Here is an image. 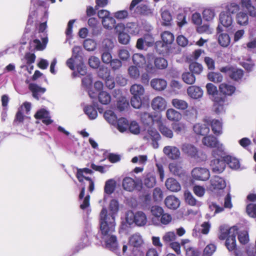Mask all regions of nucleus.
I'll list each match as a JSON object with an SVG mask.
<instances>
[{
	"instance_id": "nucleus-27",
	"label": "nucleus",
	"mask_w": 256,
	"mask_h": 256,
	"mask_svg": "<svg viewBox=\"0 0 256 256\" xmlns=\"http://www.w3.org/2000/svg\"><path fill=\"white\" fill-rule=\"evenodd\" d=\"M120 132H124L128 130V122L124 118H121L116 120V124L113 125Z\"/></svg>"
},
{
	"instance_id": "nucleus-35",
	"label": "nucleus",
	"mask_w": 256,
	"mask_h": 256,
	"mask_svg": "<svg viewBox=\"0 0 256 256\" xmlns=\"http://www.w3.org/2000/svg\"><path fill=\"white\" fill-rule=\"evenodd\" d=\"M224 162H226L228 164L229 166L232 169H238L240 166V162L238 160L230 156H226L224 157Z\"/></svg>"
},
{
	"instance_id": "nucleus-2",
	"label": "nucleus",
	"mask_w": 256,
	"mask_h": 256,
	"mask_svg": "<svg viewBox=\"0 0 256 256\" xmlns=\"http://www.w3.org/2000/svg\"><path fill=\"white\" fill-rule=\"evenodd\" d=\"M202 143L205 146L208 148H215L216 150H214L212 152V154L214 157L221 156L223 154L224 151V147L222 144L220 143L217 138L212 135H209L204 136L202 139Z\"/></svg>"
},
{
	"instance_id": "nucleus-3",
	"label": "nucleus",
	"mask_w": 256,
	"mask_h": 256,
	"mask_svg": "<svg viewBox=\"0 0 256 256\" xmlns=\"http://www.w3.org/2000/svg\"><path fill=\"white\" fill-rule=\"evenodd\" d=\"M126 220L129 225L135 224L138 226H145L148 222L146 214L142 211L134 213L132 211H128L126 214Z\"/></svg>"
},
{
	"instance_id": "nucleus-19",
	"label": "nucleus",
	"mask_w": 256,
	"mask_h": 256,
	"mask_svg": "<svg viewBox=\"0 0 256 256\" xmlns=\"http://www.w3.org/2000/svg\"><path fill=\"white\" fill-rule=\"evenodd\" d=\"M219 90L223 94L231 96L234 92L236 88L230 83L224 82L219 86Z\"/></svg>"
},
{
	"instance_id": "nucleus-46",
	"label": "nucleus",
	"mask_w": 256,
	"mask_h": 256,
	"mask_svg": "<svg viewBox=\"0 0 256 256\" xmlns=\"http://www.w3.org/2000/svg\"><path fill=\"white\" fill-rule=\"evenodd\" d=\"M104 27L108 30L112 29L116 24L115 19L112 16H109L102 21Z\"/></svg>"
},
{
	"instance_id": "nucleus-40",
	"label": "nucleus",
	"mask_w": 256,
	"mask_h": 256,
	"mask_svg": "<svg viewBox=\"0 0 256 256\" xmlns=\"http://www.w3.org/2000/svg\"><path fill=\"white\" fill-rule=\"evenodd\" d=\"M172 105L176 109L185 110L188 107V103L183 100L178 98L173 99L172 101Z\"/></svg>"
},
{
	"instance_id": "nucleus-4",
	"label": "nucleus",
	"mask_w": 256,
	"mask_h": 256,
	"mask_svg": "<svg viewBox=\"0 0 256 256\" xmlns=\"http://www.w3.org/2000/svg\"><path fill=\"white\" fill-rule=\"evenodd\" d=\"M143 244L142 238L138 234H135L130 238L128 247L133 256H144V253L140 250Z\"/></svg>"
},
{
	"instance_id": "nucleus-33",
	"label": "nucleus",
	"mask_w": 256,
	"mask_h": 256,
	"mask_svg": "<svg viewBox=\"0 0 256 256\" xmlns=\"http://www.w3.org/2000/svg\"><path fill=\"white\" fill-rule=\"evenodd\" d=\"M130 92L133 96L141 97L144 93V89L142 86L134 84L130 87Z\"/></svg>"
},
{
	"instance_id": "nucleus-49",
	"label": "nucleus",
	"mask_w": 256,
	"mask_h": 256,
	"mask_svg": "<svg viewBox=\"0 0 256 256\" xmlns=\"http://www.w3.org/2000/svg\"><path fill=\"white\" fill-rule=\"evenodd\" d=\"M207 92L208 94L212 96V100L214 98L220 97L218 95V92L216 87L211 83L208 84L206 86Z\"/></svg>"
},
{
	"instance_id": "nucleus-37",
	"label": "nucleus",
	"mask_w": 256,
	"mask_h": 256,
	"mask_svg": "<svg viewBox=\"0 0 256 256\" xmlns=\"http://www.w3.org/2000/svg\"><path fill=\"white\" fill-rule=\"evenodd\" d=\"M169 169L170 172L175 176H180L183 174V170L180 164L170 163L169 164Z\"/></svg>"
},
{
	"instance_id": "nucleus-24",
	"label": "nucleus",
	"mask_w": 256,
	"mask_h": 256,
	"mask_svg": "<svg viewBox=\"0 0 256 256\" xmlns=\"http://www.w3.org/2000/svg\"><path fill=\"white\" fill-rule=\"evenodd\" d=\"M136 184V182L130 177H126L123 179L122 185L126 190L132 191L135 188Z\"/></svg>"
},
{
	"instance_id": "nucleus-7",
	"label": "nucleus",
	"mask_w": 256,
	"mask_h": 256,
	"mask_svg": "<svg viewBox=\"0 0 256 256\" xmlns=\"http://www.w3.org/2000/svg\"><path fill=\"white\" fill-rule=\"evenodd\" d=\"M238 234V228L236 226H232L230 228V236L226 238V246L227 248L232 251L236 248V236Z\"/></svg>"
},
{
	"instance_id": "nucleus-48",
	"label": "nucleus",
	"mask_w": 256,
	"mask_h": 256,
	"mask_svg": "<svg viewBox=\"0 0 256 256\" xmlns=\"http://www.w3.org/2000/svg\"><path fill=\"white\" fill-rule=\"evenodd\" d=\"M161 38L163 42L166 44H172L174 38L173 34L168 31L162 32L161 34Z\"/></svg>"
},
{
	"instance_id": "nucleus-39",
	"label": "nucleus",
	"mask_w": 256,
	"mask_h": 256,
	"mask_svg": "<svg viewBox=\"0 0 256 256\" xmlns=\"http://www.w3.org/2000/svg\"><path fill=\"white\" fill-rule=\"evenodd\" d=\"M48 40L46 38H42V43L38 39H35L30 42L31 47L38 50H42L46 48Z\"/></svg>"
},
{
	"instance_id": "nucleus-58",
	"label": "nucleus",
	"mask_w": 256,
	"mask_h": 256,
	"mask_svg": "<svg viewBox=\"0 0 256 256\" xmlns=\"http://www.w3.org/2000/svg\"><path fill=\"white\" fill-rule=\"evenodd\" d=\"M118 56L122 60L126 61L130 58V53L128 49L122 48L118 52Z\"/></svg>"
},
{
	"instance_id": "nucleus-47",
	"label": "nucleus",
	"mask_w": 256,
	"mask_h": 256,
	"mask_svg": "<svg viewBox=\"0 0 256 256\" xmlns=\"http://www.w3.org/2000/svg\"><path fill=\"white\" fill-rule=\"evenodd\" d=\"M94 172L92 170L86 168H77V172H76V178L78 179L80 182H82L83 181L84 174H92Z\"/></svg>"
},
{
	"instance_id": "nucleus-50",
	"label": "nucleus",
	"mask_w": 256,
	"mask_h": 256,
	"mask_svg": "<svg viewBox=\"0 0 256 256\" xmlns=\"http://www.w3.org/2000/svg\"><path fill=\"white\" fill-rule=\"evenodd\" d=\"M98 98L99 102L103 104H109L111 100L110 94L104 91L100 92Z\"/></svg>"
},
{
	"instance_id": "nucleus-8",
	"label": "nucleus",
	"mask_w": 256,
	"mask_h": 256,
	"mask_svg": "<svg viewBox=\"0 0 256 256\" xmlns=\"http://www.w3.org/2000/svg\"><path fill=\"white\" fill-rule=\"evenodd\" d=\"M194 178L200 180H206L210 178V174L208 170L205 168H196L192 172Z\"/></svg>"
},
{
	"instance_id": "nucleus-32",
	"label": "nucleus",
	"mask_w": 256,
	"mask_h": 256,
	"mask_svg": "<svg viewBox=\"0 0 256 256\" xmlns=\"http://www.w3.org/2000/svg\"><path fill=\"white\" fill-rule=\"evenodd\" d=\"M168 119L171 121H179L182 118L181 114L173 108H169L166 113Z\"/></svg>"
},
{
	"instance_id": "nucleus-63",
	"label": "nucleus",
	"mask_w": 256,
	"mask_h": 256,
	"mask_svg": "<svg viewBox=\"0 0 256 256\" xmlns=\"http://www.w3.org/2000/svg\"><path fill=\"white\" fill-rule=\"evenodd\" d=\"M130 40V36L125 32H120L118 36V42L122 44H127Z\"/></svg>"
},
{
	"instance_id": "nucleus-16",
	"label": "nucleus",
	"mask_w": 256,
	"mask_h": 256,
	"mask_svg": "<svg viewBox=\"0 0 256 256\" xmlns=\"http://www.w3.org/2000/svg\"><path fill=\"white\" fill-rule=\"evenodd\" d=\"M150 211L152 216H154L152 220V222L156 226L160 225L159 218L164 213L163 209L159 206H152Z\"/></svg>"
},
{
	"instance_id": "nucleus-12",
	"label": "nucleus",
	"mask_w": 256,
	"mask_h": 256,
	"mask_svg": "<svg viewBox=\"0 0 256 256\" xmlns=\"http://www.w3.org/2000/svg\"><path fill=\"white\" fill-rule=\"evenodd\" d=\"M151 106L155 110L162 111L166 106V102L162 96H156L152 101Z\"/></svg>"
},
{
	"instance_id": "nucleus-14",
	"label": "nucleus",
	"mask_w": 256,
	"mask_h": 256,
	"mask_svg": "<svg viewBox=\"0 0 256 256\" xmlns=\"http://www.w3.org/2000/svg\"><path fill=\"white\" fill-rule=\"evenodd\" d=\"M216 30L218 34H219L218 36V41L220 44L223 47L228 46L230 42L228 34L226 33H220L222 31V28L220 26H218Z\"/></svg>"
},
{
	"instance_id": "nucleus-21",
	"label": "nucleus",
	"mask_w": 256,
	"mask_h": 256,
	"mask_svg": "<svg viewBox=\"0 0 256 256\" xmlns=\"http://www.w3.org/2000/svg\"><path fill=\"white\" fill-rule=\"evenodd\" d=\"M187 92L190 98L194 99L200 98L203 94L202 90L200 87L194 86H189Z\"/></svg>"
},
{
	"instance_id": "nucleus-10",
	"label": "nucleus",
	"mask_w": 256,
	"mask_h": 256,
	"mask_svg": "<svg viewBox=\"0 0 256 256\" xmlns=\"http://www.w3.org/2000/svg\"><path fill=\"white\" fill-rule=\"evenodd\" d=\"M163 152L169 158L172 160L178 159L180 154L179 149L174 146H164Z\"/></svg>"
},
{
	"instance_id": "nucleus-22",
	"label": "nucleus",
	"mask_w": 256,
	"mask_h": 256,
	"mask_svg": "<svg viewBox=\"0 0 256 256\" xmlns=\"http://www.w3.org/2000/svg\"><path fill=\"white\" fill-rule=\"evenodd\" d=\"M181 150L184 153L192 157L195 156L198 152V150L196 147L188 143H184L182 144Z\"/></svg>"
},
{
	"instance_id": "nucleus-61",
	"label": "nucleus",
	"mask_w": 256,
	"mask_h": 256,
	"mask_svg": "<svg viewBox=\"0 0 256 256\" xmlns=\"http://www.w3.org/2000/svg\"><path fill=\"white\" fill-rule=\"evenodd\" d=\"M208 76L210 80L214 82H221L223 78L222 76L220 73L210 72Z\"/></svg>"
},
{
	"instance_id": "nucleus-11",
	"label": "nucleus",
	"mask_w": 256,
	"mask_h": 256,
	"mask_svg": "<svg viewBox=\"0 0 256 256\" xmlns=\"http://www.w3.org/2000/svg\"><path fill=\"white\" fill-rule=\"evenodd\" d=\"M132 60L136 66L140 68L146 67V70L150 72L152 68V66L146 64V60L144 56L140 54H135L133 55Z\"/></svg>"
},
{
	"instance_id": "nucleus-54",
	"label": "nucleus",
	"mask_w": 256,
	"mask_h": 256,
	"mask_svg": "<svg viewBox=\"0 0 256 256\" xmlns=\"http://www.w3.org/2000/svg\"><path fill=\"white\" fill-rule=\"evenodd\" d=\"M243 71L240 69L232 68L230 76L235 80H238L243 76Z\"/></svg>"
},
{
	"instance_id": "nucleus-45",
	"label": "nucleus",
	"mask_w": 256,
	"mask_h": 256,
	"mask_svg": "<svg viewBox=\"0 0 256 256\" xmlns=\"http://www.w3.org/2000/svg\"><path fill=\"white\" fill-rule=\"evenodd\" d=\"M161 16L163 25L170 26V24L172 16L168 10H162Z\"/></svg>"
},
{
	"instance_id": "nucleus-25",
	"label": "nucleus",
	"mask_w": 256,
	"mask_h": 256,
	"mask_svg": "<svg viewBox=\"0 0 256 256\" xmlns=\"http://www.w3.org/2000/svg\"><path fill=\"white\" fill-rule=\"evenodd\" d=\"M248 13L241 11L238 12L236 16V22L238 24L242 26H247L248 24Z\"/></svg>"
},
{
	"instance_id": "nucleus-9",
	"label": "nucleus",
	"mask_w": 256,
	"mask_h": 256,
	"mask_svg": "<svg viewBox=\"0 0 256 256\" xmlns=\"http://www.w3.org/2000/svg\"><path fill=\"white\" fill-rule=\"evenodd\" d=\"M221 156H216L215 158L212 160L210 164L212 170L214 172L220 173L222 172L226 167V164L224 159H220L219 157Z\"/></svg>"
},
{
	"instance_id": "nucleus-64",
	"label": "nucleus",
	"mask_w": 256,
	"mask_h": 256,
	"mask_svg": "<svg viewBox=\"0 0 256 256\" xmlns=\"http://www.w3.org/2000/svg\"><path fill=\"white\" fill-rule=\"evenodd\" d=\"M246 212L250 216L256 218V204H248L246 206Z\"/></svg>"
},
{
	"instance_id": "nucleus-31",
	"label": "nucleus",
	"mask_w": 256,
	"mask_h": 256,
	"mask_svg": "<svg viewBox=\"0 0 256 256\" xmlns=\"http://www.w3.org/2000/svg\"><path fill=\"white\" fill-rule=\"evenodd\" d=\"M29 88L32 92L33 96L38 100L39 99L40 95L43 94L46 91L44 88L40 87L38 85L34 84H30Z\"/></svg>"
},
{
	"instance_id": "nucleus-15",
	"label": "nucleus",
	"mask_w": 256,
	"mask_h": 256,
	"mask_svg": "<svg viewBox=\"0 0 256 256\" xmlns=\"http://www.w3.org/2000/svg\"><path fill=\"white\" fill-rule=\"evenodd\" d=\"M154 42V40L150 35H145L143 38L138 40L136 48L139 50H143L145 46H150Z\"/></svg>"
},
{
	"instance_id": "nucleus-1",
	"label": "nucleus",
	"mask_w": 256,
	"mask_h": 256,
	"mask_svg": "<svg viewBox=\"0 0 256 256\" xmlns=\"http://www.w3.org/2000/svg\"><path fill=\"white\" fill-rule=\"evenodd\" d=\"M119 208L118 203L116 200H112L109 204V213L104 208L100 214V231L102 234V243L107 249L114 252L119 250L117 238L115 234V216Z\"/></svg>"
},
{
	"instance_id": "nucleus-42",
	"label": "nucleus",
	"mask_w": 256,
	"mask_h": 256,
	"mask_svg": "<svg viewBox=\"0 0 256 256\" xmlns=\"http://www.w3.org/2000/svg\"><path fill=\"white\" fill-rule=\"evenodd\" d=\"M104 116L105 120L110 124L115 125L117 117L114 112L111 110H108L104 112Z\"/></svg>"
},
{
	"instance_id": "nucleus-36",
	"label": "nucleus",
	"mask_w": 256,
	"mask_h": 256,
	"mask_svg": "<svg viewBox=\"0 0 256 256\" xmlns=\"http://www.w3.org/2000/svg\"><path fill=\"white\" fill-rule=\"evenodd\" d=\"M85 114L90 120H94L98 116V112L96 109L92 105L86 106L84 108Z\"/></svg>"
},
{
	"instance_id": "nucleus-30",
	"label": "nucleus",
	"mask_w": 256,
	"mask_h": 256,
	"mask_svg": "<svg viewBox=\"0 0 256 256\" xmlns=\"http://www.w3.org/2000/svg\"><path fill=\"white\" fill-rule=\"evenodd\" d=\"M209 125L211 124V127L213 132L216 135H220L222 134V123L218 120H208Z\"/></svg>"
},
{
	"instance_id": "nucleus-29",
	"label": "nucleus",
	"mask_w": 256,
	"mask_h": 256,
	"mask_svg": "<svg viewBox=\"0 0 256 256\" xmlns=\"http://www.w3.org/2000/svg\"><path fill=\"white\" fill-rule=\"evenodd\" d=\"M150 84L154 89L160 91L166 88L167 82L163 79L156 78L152 80Z\"/></svg>"
},
{
	"instance_id": "nucleus-26",
	"label": "nucleus",
	"mask_w": 256,
	"mask_h": 256,
	"mask_svg": "<svg viewBox=\"0 0 256 256\" xmlns=\"http://www.w3.org/2000/svg\"><path fill=\"white\" fill-rule=\"evenodd\" d=\"M35 118L36 119H41L43 123L46 124H50L52 121L49 116L48 112L44 110H40L35 114Z\"/></svg>"
},
{
	"instance_id": "nucleus-59",
	"label": "nucleus",
	"mask_w": 256,
	"mask_h": 256,
	"mask_svg": "<svg viewBox=\"0 0 256 256\" xmlns=\"http://www.w3.org/2000/svg\"><path fill=\"white\" fill-rule=\"evenodd\" d=\"M96 42L91 39L86 40L84 42V48L88 51L94 50L96 48Z\"/></svg>"
},
{
	"instance_id": "nucleus-20",
	"label": "nucleus",
	"mask_w": 256,
	"mask_h": 256,
	"mask_svg": "<svg viewBox=\"0 0 256 256\" xmlns=\"http://www.w3.org/2000/svg\"><path fill=\"white\" fill-rule=\"evenodd\" d=\"M166 206L170 209L176 210L180 205V200L174 196H169L165 199Z\"/></svg>"
},
{
	"instance_id": "nucleus-28",
	"label": "nucleus",
	"mask_w": 256,
	"mask_h": 256,
	"mask_svg": "<svg viewBox=\"0 0 256 256\" xmlns=\"http://www.w3.org/2000/svg\"><path fill=\"white\" fill-rule=\"evenodd\" d=\"M143 184L148 188H153L156 184V178L152 173L147 174L144 176Z\"/></svg>"
},
{
	"instance_id": "nucleus-23",
	"label": "nucleus",
	"mask_w": 256,
	"mask_h": 256,
	"mask_svg": "<svg viewBox=\"0 0 256 256\" xmlns=\"http://www.w3.org/2000/svg\"><path fill=\"white\" fill-rule=\"evenodd\" d=\"M166 188L173 192H178L181 189L180 184L173 178H168L165 183Z\"/></svg>"
},
{
	"instance_id": "nucleus-13",
	"label": "nucleus",
	"mask_w": 256,
	"mask_h": 256,
	"mask_svg": "<svg viewBox=\"0 0 256 256\" xmlns=\"http://www.w3.org/2000/svg\"><path fill=\"white\" fill-rule=\"evenodd\" d=\"M240 6L247 10L248 15L256 18V8L252 4L251 0H241Z\"/></svg>"
},
{
	"instance_id": "nucleus-57",
	"label": "nucleus",
	"mask_w": 256,
	"mask_h": 256,
	"mask_svg": "<svg viewBox=\"0 0 256 256\" xmlns=\"http://www.w3.org/2000/svg\"><path fill=\"white\" fill-rule=\"evenodd\" d=\"M148 136L152 140H157L160 139V136L158 131L153 128H149L147 130Z\"/></svg>"
},
{
	"instance_id": "nucleus-53",
	"label": "nucleus",
	"mask_w": 256,
	"mask_h": 256,
	"mask_svg": "<svg viewBox=\"0 0 256 256\" xmlns=\"http://www.w3.org/2000/svg\"><path fill=\"white\" fill-rule=\"evenodd\" d=\"M182 78L184 82L188 84H193L196 80L194 75L190 72L184 73L182 75Z\"/></svg>"
},
{
	"instance_id": "nucleus-44",
	"label": "nucleus",
	"mask_w": 256,
	"mask_h": 256,
	"mask_svg": "<svg viewBox=\"0 0 256 256\" xmlns=\"http://www.w3.org/2000/svg\"><path fill=\"white\" fill-rule=\"evenodd\" d=\"M116 185V182L114 180L110 179L108 180L105 183L104 192L108 194H112L115 190Z\"/></svg>"
},
{
	"instance_id": "nucleus-6",
	"label": "nucleus",
	"mask_w": 256,
	"mask_h": 256,
	"mask_svg": "<svg viewBox=\"0 0 256 256\" xmlns=\"http://www.w3.org/2000/svg\"><path fill=\"white\" fill-rule=\"evenodd\" d=\"M226 186V181L222 177L218 176H212L210 180L209 188L211 190L216 191L220 190H223Z\"/></svg>"
},
{
	"instance_id": "nucleus-60",
	"label": "nucleus",
	"mask_w": 256,
	"mask_h": 256,
	"mask_svg": "<svg viewBox=\"0 0 256 256\" xmlns=\"http://www.w3.org/2000/svg\"><path fill=\"white\" fill-rule=\"evenodd\" d=\"M156 66L159 69H164L168 66V62L166 59L162 58H156L154 60Z\"/></svg>"
},
{
	"instance_id": "nucleus-17",
	"label": "nucleus",
	"mask_w": 256,
	"mask_h": 256,
	"mask_svg": "<svg viewBox=\"0 0 256 256\" xmlns=\"http://www.w3.org/2000/svg\"><path fill=\"white\" fill-rule=\"evenodd\" d=\"M213 100L214 102L213 106L214 112L218 114L224 112L225 98L222 96L217 97L214 98Z\"/></svg>"
},
{
	"instance_id": "nucleus-55",
	"label": "nucleus",
	"mask_w": 256,
	"mask_h": 256,
	"mask_svg": "<svg viewBox=\"0 0 256 256\" xmlns=\"http://www.w3.org/2000/svg\"><path fill=\"white\" fill-rule=\"evenodd\" d=\"M126 29L128 32L136 34L140 30L138 24L136 22H128L126 24Z\"/></svg>"
},
{
	"instance_id": "nucleus-51",
	"label": "nucleus",
	"mask_w": 256,
	"mask_h": 256,
	"mask_svg": "<svg viewBox=\"0 0 256 256\" xmlns=\"http://www.w3.org/2000/svg\"><path fill=\"white\" fill-rule=\"evenodd\" d=\"M172 126L173 130L178 134L184 133L186 130V126L185 124L182 122L173 123L172 124Z\"/></svg>"
},
{
	"instance_id": "nucleus-34",
	"label": "nucleus",
	"mask_w": 256,
	"mask_h": 256,
	"mask_svg": "<svg viewBox=\"0 0 256 256\" xmlns=\"http://www.w3.org/2000/svg\"><path fill=\"white\" fill-rule=\"evenodd\" d=\"M184 198L186 202L192 206H200L201 203L196 200L192 193L188 191H186L184 194Z\"/></svg>"
},
{
	"instance_id": "nucleus-5",
	"label": "nucleus",
	"mask_w": 256,
	"mask_h": 256,
	"mask_svg": "<svg viewBox=\"0 0 256 256\" xmlns=\"http://www.w3.org/2000/svg\"><path fill=\"white\" fill-rule=\"evenodd\" d=\"M193 130L198 135L205 136L210 132L208 120L204 119L202 122L196 123L193 126Z\"/></svg>"
},
{
	"instance_id": "nucleus-18",
	"label": "nucleus",
	"mask_w": 256,
	"mask_h": 256,
	"mask_svg": "<svg viewBox=\"0 0 256 256\" xmlns=\"http://www.w3.org/2000/svg\"><path fill=\"white\" fill-rule=\"evenodd\" d=\"M220 24L224 27L228 28L232 25L233 20L230 14L226 12H222L219 16Z\"/></svg>"
},
{
	"instance_id": "nucleus-56",
	"label": "nucleus",
	"mask_w": 256,
	"mask_h": 256,
	"mask_svg": "<svg viewBox=\"0 0 256 256\" xmlns=\"http://www.w3.org/2000/svg\"><path fill=\"white\" fill-rule=\"evenodd\" d=\"M189 68L192 73L196 74H200L203 70L202 64L196 62H192L189 66Z\"/></svg>"
},
{
	"instance_id": "nucleus-38",
	"label": "nucleus",
	"mask_w": 256,
	"mask_h": 256,
	"mask_svg": "<svg viewBox=\"0 0 256 256\" xmlns=\"http://www.w3.org/2000/svg\"><path fill=\"white\" fill-rule=\"evenodd\" d=\"M176 238V236L174 231L167 232L162 236V240L166 244H169L174 242Z\"/></svg>"
},
{
	"instance_id": "nucleus-43",
	"label": "nucleus",
	"mask_w": 256,
	"mask_h": 256,
	"mask_svg": "<svg viewBox=\"0 0 256 256\" xmlns=\"http://www.w3.org/2000/svg\"><path fill=\"white\" fill-rule=\"evenodd\" d=\"M134 12L137 14L148 15L151 13V10L146 4H140L136 6Z\"/></svg>"
},
{
	"instance_id": "nucleus-52",
	"label": "nucleus",
	"mask_w": 256,
	"mask_h": 256,
	"mask_svg": "<svg viewBox=\"0 0 256 256\" xmlns=\"http://www.w3.org/2000/svg\"><path fill=\"white\" fill-rule=\"evenodd\" d=\"M202 14L204 18L207 21L212 20L216 16L214 10L212 8L205 9Z\"/></svg>"
},
{
	"instance_id": "nucleus-41",
	"label": "nucleus",
	"mask_w": 256,
	"mask_h": 256,
	"mask_svg": "<svg viewBox=\"0 0 256 256\" xmlns=\"http://www.w3.org/2000/svg\"><path fill=\"white\" fill-rule=\"evenodd\" d=\"M159 130L163 136L168 138H172L174 136L172 130L166 125L160 124L159 126Z\"/></svg>"
},
{
	"instance_id": "nucleus-62",
	"label": "nucleus",
	"mask_w": 256,
	"mask_h": 256,
	"mask_svg": "<svg viewBox=\"0 0 256 256\" xmlns=\"http://www.w3.org/2000/svg\"><path fill=\"white\" fill-rule=\"evenodd\" d=\"M102 46L104 51H110L114 47V43L113 41L109 38L104 40L102 44Z\"/></svg>"
}]
</instances>
